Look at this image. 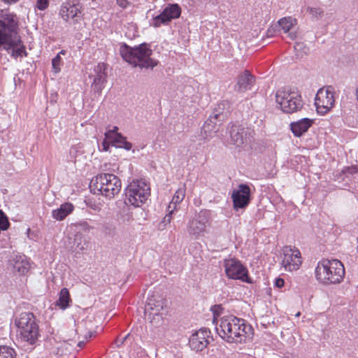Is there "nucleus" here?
Segmentation results:
<instances>
[{"label":"nucleus","instance_id":"1","mask_svg":"<svg viewBox=\"0 0 358 358\" xmlns=\"http://www.w3.org/2000/svg\"><path fill=\"white\" fill-rule=\"evenodd\" d=\"M1 46L15 59L27 55L18 33V22L13 14L6 15L0 20V48Z\"/></svg>","mask_w":358,"mask_h":358},{"label":"nucleus","instance_id":"2","mask_svg":"<svg viewBox=\"0 0 358 358\" xmlns=\"http://www.w3.org/2000/svg\"><path fill=\"white\" fill-rule=\"evenodd\" d=\"M216 329L220 337L227 343H241L245 341L251 327L248 326L243 319L231 315L222 317Z\"/></svg>","mask_w":358,"mask_h":358},{"label":"nucleus","instance_id":"3","mask_svg":"<svg viewBox=\"0 0 358 358\" xmlns=\"http://www.w3.org/2000/svg\"><path fill=\"white\" fill-rule=\"evenodd\" d=\"M316 280L324 285L339 284L345 276V268L338 259H323L315 269Z\"/></svg>","mask_w":358,"mask_h":358},{"label":"nucleus","instance_id":"4","mask_svg":"<svg viewBox=\"0 0 358 358\" xmlns=\"http://www.w3.org/2000/svg\"><path fill=\"white\" fill-rule=\"evenodd\" d=\"M120 53L124 61L134 66L153 69L157 65V62L150 58L152 50L145 43L134 48L124 43L120 48Z\"/></svg>","mask_w":358,"mask_h":358},{"label":"nucleus","instance_id":"5","mask_svg":"<svg viewBox=\"0 0 358 358\" xmlns=\"http://www.w3.org/2000/svg\"><path fill=\"white\" fill-rule=\"evenodd\" d=\"M90 187L94 192L97 191L106 198L112 199L120 192L122 182L117 176L103 173L92 178Z\"/></svg>","mask_w":358,"mask_h":358},{"label":"nucleus","instance_id":"6","mask_svg":"<svg viewBox=\"0 0 358 358\" xmlns=\"http://www.w3.org/2000/svg\"><path fill=\"white\" fill-rule=\"evenodd\" d=\"M19 329L21 340L30 345H34L40 336L38 325L33 313H22L15 320Z\"/></svg>","mask_w":358,"mask_h":358},{"label":"nucleus","instance_id":"7","mask_svg":"<svg viewBox=\"0 0 358 358\" xmlns=\"http://www.w3.org/2000/svg\"><path fill=\"white\" fill-rule=\"evenodd\" d=\"M150 195V188L143 180H132L124 189V203L134 207L141 206Z\"/></svg>","mask_w":358,"mask_h":358},{"label":"nucleus","instance_id":"8","mask_svg":"<svg viewBox=\"0 0 358 358\" xmlns=\"http://www.w3.org/2000/svg\"><path fill=\"white\" fill-rule=\"evenodd\" d=\"M275 101L281 110L286 113L300 111L304 105L300 93L291 88H281L275 93Z\"/></svg>","mask_w":358,"mask_h":358},{"label":"nucleus","instance_id":"9","mask_svg":"<svg viewBox=\"0 0 358 358\" xmlns=\"http://www.w3.org/2000/svg\"><path fill=\"white\" fill-rule=\"evenodd\" d=\"M334 89L329 85L320 89L315 96V105L317 112L321 115L328 113L334 106Z\"/></svg>","mask_w":358,"mask_h":358},{"label":"nucleus","instance_id":"10","mask_svg":"<svg viewBox=\"0 0 358 358\" xmlns=\"http://www.w3.org/2000/svg\"><path fill=\"white\" fill-rule=\"evenodd\" d=\"M209 215L208 210H201L189 220L187 227V233L194 239H198L206 232Z\"/></svg>","mask_w":358,"mask_h":358},{"label":"nucleus","instance_id":"11","mask_svg":"<svg viewBox=\"0 0 358 358\" xmlns=\"http://www.w3.org/2000/svg\"><path fill=\"white\" fill-rule=\"evenodd\" d=\"M229 134L232 144L237 147L245 148L253 140L254 131L242 125L233 124Z\"/></svg>","mask_w":358,"mask_h":358},{"label":"nucleus","instance_id":"12","mask_svg":"<svg viewBox=\"0 0 358 358\" xmlns=\"http://www.w3.org/2000/svg\"><path fill=\"white\" fill-rule=\"evenodd\" d=\"M227 275L231 279L240 280L249 284H252V280L248 275V271L239 261L231 259L224 262Z\"/></svg>","mask_w":358,"mask_h":358},{"label":"nucleus","instance_id":"13","mask_svg":"<svg viewBox=\"0 0 358 358\" xmlns=\"http://www.w3.org/2000/svg\"><path fill=\"white\" fill-rule=\"evenodd\" d=\"M83 8L79 2H66L62 6L60 15L64 20L73 24L80 23L83 19Z\"/></svg>","mask_w":358,"mask_h":358},{"label":"nucleus","instance_id":"14","mask_svg":"<svg viewBox=\"0 0 358 358\" xmlns=\"http://www.w3.org/2000/svg\"><path fill=\"white\" fill-rule=\"evenodd\" d=\"M301 263V252L297 248L291 246H286L283 248L282 266L285 271H296Z\"/></svg>","mask_w":358,"mask_h":358},{"label":"nucleus","instance_id":"15","mask_svg":"<svg viewBox=\"0 0 358 358\" xmlns=\"http://www.w3.org/2000/svg\"><path fill=\"white\" fill-rule=\"evenodd\" d=\"M224 116L223 113L219 111H215L210 115L202 127L201 135L203 138L209 139L219 131Z\"/></svg>","mask_w":358,"mask_h":358},{"label":"nucleus","instance_id":"16","mask_svg":"<svg viewBox=\"0 0 358 358\" xmlns=\"http://www.w3.org/2000/svg\"><path fill=\"white\" fill-rule=\"evenodd\" d=\"M181 14V8L178 4H170L166 7L162 13L153 18L152 25L159 27L162 24H167L173 19H176Z\"/></svg>","mask_w":358,"mask_h":358},{"label":"nucleus","instance_id":"17","mask_svg":"<svg viewBox=\"0 0 358 358\" xmlns=\"http://www.w3.org/2000/svg\"><path fill=\"white\" fill-rule=\"evenodd\" d=\"M107 65L104 63H99L94 69V74L90 77L93 78L91 88L94 93L100 95L107 82L106 71Z\"/></svg>","mask_w":358,"mask_h":358},{"label":"nucleus","instance_id":"18","mask_svg":"<svg viewBox=\"0 0 358 358\" xmlns=\"http://www.w3.org/2000/svg\"><path fill=\"white\" fill-rule=\"evenodd\" d=\"M234 208H244L248 206L250 201V188L248 185L241 184L238 189L234 190L231 194Z\"/></svg>","mask_w":358,"mask_h":358},{"label":"nucleus","instance_id":"19","mask_svg":"<svg viewBox=\"0 0 358 358\" xmlns=\"http://www.w3.org/2000/svg\"><path fill=\"white\" fill-rule=\"evenodd\" d=\"M210 331L208 329H201L193 334L189 341V345L192 350L196 352L202 351L209 344Z\"/></svg>","mask_w":358,"mask_h":358},{"label":"nucleus","instance_id":"20","mask_svg":"<svg viewBox=\"0 0 358 358\" xmlns=\"http://www.w3.org/2000/svg\"><path fill=\"white\" fill-rule=\"evenodd\" d=\"M164 307L165 301L159 296L152 295L148 299L145 310L150 311V315H153L152 320L157 317V322H159L162 320V315L166 310Z\"/></svg>","mask_w":358,"mask_h":358},{"label":"nucleus","instance_id":"21","mask_svg":"<svg viewBox=\"0 0 358 358\" xmlns=\"http://www.w3.org/2000/svg\"><path fill=\"white\" fill-rule=\"evenodd\" d=\"M255 83V76L248 70H245L238 76L234 87V91L238 93H244L251 90Z\"/></svg>","mask_w":358,"mask_h":358},{"label":"nucleus","instance_id":"22","mask_svg":"<svg viewBox=\"0 0 358 358\" xmlns=\"http://www.w3.org/2000/svg\"><path fill=\"white\" fill-rule=\"evenodd\" d=\"M117 127H114L113 129L109 130L105 133V136L107 139L112 141V145L117 148H124L127 150H131L132 144L128 142L124 136L121 134L117 133Z\"/></svg>","mask_w":358,"mask_h":358},{"label":"nucleus","instance_id":"23","mask_svg":"<svg viewBox=\"0 0 358 358\" xmlns=\"http://www.w3.org/2000/svg\"><path fill=\"white\" fill-rule=\"evenodd\" d=\"M75 343L76 341L73 340L57 342L55 339L50 338L48 341V344L52 346L50 348L51 352L59 356L69 353Z\"/></svg>","mask_w":358,"mask_h":358},{"label":"nucleus","instance_id":"24","mask_svg":"<svg viewBox=\"0 0 358 358\" xmlns=\"http://www.w3.org/2000/svg\"><path fill=\"white\" fill-rule=\"evenodd\" d=\"M313 119L302 118L300 120L292 122L290 124L291 130L295 136L299 137L308 130L313 124Z\"/></svg>","mask_w":358,"mask_h":358},{"label":"nucleus","instance_id":"25","mask_svg":"<svg viewBox=\"0 0 358 358\" xmlns=\"http://www.w3.org/2000/svg\"><path fill=\"white\" fill-rule=\"evenodd\" d=\"M297 20L292 17L281 18L278 24L285 33H288V36L291 40H295L297 38L296 31H290L296 24Z\"/></svg>","mask_w":358,"mask_h":358},{"label":"nucleus","instance_id":"26","mask_svg":"<svg viewBox=\"0 0 358 358\" xmlns=\"http://www.w3.org/2000/svg\"><path fill=\"white\" fill-rule=\"evenodd\" d=\"M13 268L21 274H25L30 268V264L24 255H15L12 259Z\"/></svg>","mask_w":358,"mask_h":358},{"label":"nucleus","instance_id":"27","mask_svg":"<svg viewBox=\"0 0 358 358\" xmlns=\"http://www.w3.org/2000/svg\"><path fill=\"white\" fill-rule=\"evenodd\" d=\"M74 209V206L71 203H64L60 206L57 209L52 211V216L57 220H63L71 214Z\"/></svg>","mask_w":358,"mask_h":358},{"label":"nucleus","instance_id":"28","mask_svg":"<svg viewBox=\"0 0 358 358\" xmlns=\"http://www.w3.org/2000/svg\"><path fill=\"white\" fill-rule=\"evenodd\" d=\"M185 196V187L179 188L174 194L171 201L169 205V209L173 208V210L177 209V205L180 203Z\"/></svg>","mask_w":358,"mask_h":358},{"label":"nucleus","instance_id":"29","mask_svg":"<svg viewBox=\"0 0 358 358\" xmlns=\"http://www.w3.org/2000/svg\"><path fill=\"white\" fill-rule=\"evenodd\" d=\"M71 301L69 292L67 288H62L59 292V300L57 305L62 309H66Z\"/></svg>","mask_w":358,"mask_h":358},{"label":"nucleus","instance_id":"30","mask_svg":"<svg viewBox=\"0 0 358 358\" xmlns=\"http://www.w3.org/2000/svg\"><path fill=\"white\" fill-rule=\"evenodd\" d=\"M294 48L296 52V56L300 58L303 57L304 55H306L309 52L308 47H307V45L302 42L296 43Z\"/></svg>","mask_w":358,"mask_h":358},{"label":"nucleus","instance_id":"31","mask_svg":"<svg viewBox=\"0 0 358 358\" xmlns=\"http://www.w3.org/2000/svg\"><path fill=\"white\" fill-rule=\"evenodd\" d=\"M15 352L10 347L0 346V358H15Z\"/></svg>","mask_w":358,"mask_h":358},{"label":"nucleus","instance_id":"32","mask_svg":"<svg viewBox=\"0 0 358 358\" xmlns=\"http://www.w3.org/2000/svg\"><path fill=\"white\" fill-rule=\"evenodd\" d=\"M133 341H134V338H132L131 334H128L127 335H126L125 336H124L122 338L118 337L115 341V345H116L117 348H120L122 347L124 345L131 344Z\"/></svg>","mask_w":358,"mask_h":358},{"label":"nucleus","instance_id":"33","mask_svg":"<svg viewBox=\"0 0 358 358\" xmlns=\"http://www.w3.org/2000/svg\"><path fill=\"white\" fill-rule=\"evenodd\" d=\"M307 11L311 15L313 18L320 20L324 15V10L322 8L308 7Z\"/></svg>","mask_w":358,"mask_h":358},{"label":"nucleus","instance_id":"34","mask_svg":"<svg viewBox=\"0 0 358 358\" xmlns=\"http://www.w3.org/2000/svg\"><path fill=\"white\" fill-rule=\"evenodd\" d=\"M341 174L346 178H351L355 175H357L358 176V167L357 166L345 167L343 169Z\"/></svg>","mask_w":358,"mask_h":358},{"label":"nucleus","instance_id":"35","mask_svg":"<svg viewBox=\"0 0 358 358\" xmlns=\"http://www.w3.org/2000/svg\"><path fill=\"white\" fill-rule=\"evenodd\" d=\"M103 232L108 236L114 237L117 234L116 227L113 224H106L103 226Z\"/></svg>","mask_w":358,"mask_h":358},{"label":"nucleus","instance_id":"36","mask_svg":"<svg viewBox=\"0 0 358 358\" xmlns=\"http://www.w3.org/2000/svg\"><path fill=\"white\" fill-rule=\"evenodd\" d=\"M62 58L59 55H57L55 57H54L52 60V69L55 73H59L60 71V66L62 65Z\"/></svg>","mask_w":358,"mask_h":358},{"label":"nucleus","instance_id":"37","mask_svg":"<svg viewBox=\"0 0 358 358\" xmlns=\"http://www.w3.org/2000/svg\"><path fill=\"white\" fill-rule=\"evenodd\" d=\"M74 227L77 230H78L80 232V231H89L91 227L89 226L87 222L85 221H80L73 224Z\"/></svg>","mask_w":358,"mask_h":358},{"label":"nucleus","instance_id":"38","mask_svg":"<svg viewBox=\"0 0 358 358\" xmlns=\"http://www.w3.org/2000/svg\"><path fill=\"white\" fill-rule=\"evenodd\" d=\"M168 210L169 213L164 216L162 222L161 224H164V228H162V229H164L166 227V224H169L171 223L172 220V215L173 214L176 210H173V208H172L170 209L168 208Z\"/></svg>","mask_w":358,"mask_h":358},{"label":"nucleus","instance_id":"39","mask_svg":"<svg viewBox=\"0 0 358 358\" xmlns=\"http://www.w3.org/2000/svg\"><path fill=\"white\" fill-rule=\"evenodd\" d=\"M82 238H83V236H82V234L80 233V232H78L76 235H75V242L76 243L77 245L76 247L80 250H84L85 248V245H86V243H85L83 245H82L81 242H82Z\"/></svg>","mask_w":358,"mask_h":358},{"label":"nucleus","instance_id":"40","mask_svg":"<svg viewBox=\"0 0 358 358\" xmlns=\"http://www.w3.org/2000/svg\"><path fill=\"white\" fill-rule=\"evenodd\" d=\"M49 5V0H37L36 7L40 10H44Z\"/></svg>","mask_w":358,"mask_h":358},{"label":"nucleus","instance_id":"41","mask_svg":"<svg viewBox=\"0 0 358 358\" xmlns=\"http://www.w3.org/2000/svg\"><path fill=\"white\" fill-rule=\"evenodd\" d=\"M284 284L285 281L282 278H276L275 280V285L278 288L282 287L284 286Z\"/></svg>","mask_w":358,"mask_h":358},{"label":"nucleus","instance_id":"42","mask_svg":"<svg viewBox=\"0 0 358 358\" xmlns=\"http://www.w3.org/2000/svg\"><path fill=\"white\" fill-rule=\"evenodd\" d=\"M118 5L122 8H126L127 2L126 0H117Z\"/></svg>","mask_w":358,"mask_h":358},{"label":"nucleus","instance_id":"43","mask_svg":"<svg viewBox=\"0 0 358 358\" xmlns=\"http://www.w3.org/2000/svg\"><path fill=\"white\" fill-rule=\"evenodd\" d=\"M2 1L8 4L15 3L17 1H19V0H2Z\"/></svg>","mask_w":358,"mask_h":358},{"label":"nucleus","instance_id":"44","mask_svg":"<svg viewBox=\"0 0 358 358\" xmlns=\"http://www.w3.org/2000/svg\"><path fill=\"white\" fill-rule=\"evenodd\" d=\"M102 145L103 147V150L107 151L109 147L108 143L106 141H104L102 143Z\"/></svg>","mask_w":358,"mask_h":358},{"label":"nucleus","instance_id":"45","mask_svg":"<svg viewBox=\"0 0 358 358\" xmlns=\"http://www.w3.org/2000/svg\"><path fill=\"white\" fill-rule=\"evenodd\" d=\"M85 345V343L84 341H79L77 344V346L79 348H82Z\"/></svg>","mask_w":358,"mask_h":358},{"label":"nucleus","instance_id":"46","mask_svg":"<svg viewBox=\"0 0 358 358\" xmlns=\"http://www.w3.org/2000/svg\"><path fill=\"white\" fill-rule=\"evenodd\" d=\"M226 104H228V103H224V102H223V103H221L218 104V108H219V109H222V108H224V106H225Z\"/></svg>","mask_w":358,"mask_h":358},{"label":"nucleus","instance_id":"47","mask_svg":"<svg viewBox=\"0 0 358 358\" xmlns=\"http://www.w3.org/2000/svg\"><path fill=\"white\" fill-rule=\"evenodd\" d=\"M300 315H301L300 312H298V313L295 315V316H296V317H299V316H300Z\"/></svg>","mask_w":358,"mask_h":358}]
</instances>
